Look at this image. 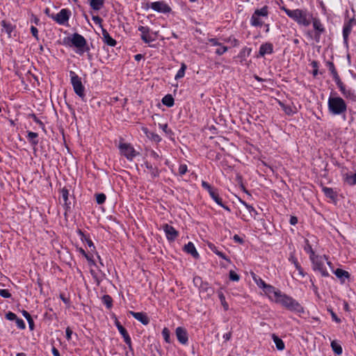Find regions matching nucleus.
Here are the masks:
<instances>
[{
	"label": "nucleus",
	"mask_w": 356,
	"mask_h": 356,
	"mask_svg": "<svg viewBox=\"0 0 356 356\" xmlns=\"http://www.w3.org/2000/svg\"><path fill=\"white\" fill-rule=\"evenodd\" d=\"M272 296L273 299H270V300L275 303L280 304L286 309L298 314L304 312L303 307L298 302L293 298L282 293L280 291L275 289L274 292L272 293Z\"/></svg>",
	"instance_id": "1"
},
{
	"label": "nucleus",
	"mask_w": 356,
	"mask_h": 356,
	"mask_svg": "<svg viewBox=\"0 0 356 356\" xmlns=\"http://www.w3.org/2000/svg\"><path fill=\"white\" fill-rule=\"evenodd\" d=\"M327 109L332 115H344L347 111V104L341 97L331 95L327 99Z\"/></svg>",
	"instance_id": "2"
},
{
	"label": "nucleus",
	"mask_w": 356,
	"mask_h": 356,
	"mask_svg": "<svg viewBox=\"0 0 356 356\" xmlns=\"http://www.w3.org/2000/svg\"><path fill=\"white\" fill-rule=\"evenodd\" d=\"M283 10L289 17L296 22L299 25L308 26L311 24L312 15L307 10H290L288 8H283Z\"/></svg>",
	"instance_id": "3"
},
{
	"label": "nucleus",
	"mask_w": 356,
	"mask_h": 356,
	"mask_svg": "<svg viewBox=\"0 0 356 356\" xmlns=\"http://www.w3.org/2000/svg\"><path fill=\"white\" fill-rule=\"evenodd\" d=\"M64 44L70 47H75L77 49L76 52L79 55H82L84 53L85 48L87 45L84 37L76 33L70 37L65 38L64 39Z\"/></svg>",
	"instance_id": "4"
},
{
	"label": "nucleus",
	"mask_w": 356,
	"mask_h": 356,
	"mask_svg": "<svg viewBox=\"0 0 356 356\" xmlns=\"http://www.w3.org/2000/svg\"><path fill=\"white\" fill-rule=\"evenodd\" d=\"M268 7L265 6L259 9H256L251 16L250 23L254 27H261L264 24V19L268 17Z\"/></svg>",
	"instance_id": "5"
},
{
	"label": "nucleus",
	"mask_w": 356,
	"mask_h": 356,
	"mask_svg": "<svg viewBox=\"0 0 356 356\" xmlns=\"http://www.w3.org/2000/svg\"><path fill=\"white\" fill-rule=\"evenodd\" d=\"M310 260L312 263V268L314 271L319 272L323 277L329 276V273L327 272L325 266V261H327V258L325 255H316L312 258Z\"/></svg>",
	"instance_id": "6"
},
{
	"label": "nucleus",
	"mask_w": 356,
	"mask_h": 356,
	"mask_svg": "<svg viewBox=\"0 0 356 356\" xmlns=\"http://www.w3.org/2000/svg\"><path fill=\"white\" fill-rule=\"evenodd\" d=\"M71 83L72 85L74 92L82 99L84 100L85 87L82 84L81 78L76 74L74 72L71 71L70 73Z\"/></svg>",
	"instance_id": "7"
},
{
	"label": "nucleus",
	"mask_w": 356,
	"mask_h": 356,
	"mask_svg": "<svg viewBox=\"0 0 356 356\" xmlns=\"http://www.w3.org/2000/svg\"><path fill=\"white\" fill-rule=\"evenodd\" d=\"M251 277L257 286L262 289L264 293L268 297L269 299H273L272 293L274 292L275 288L266 284L260 277L254 273H251Z\"/></svg>",
	"instance_id": "8"
},
{
	"label": "nucleus",
	"mask_w": 356,
	"mask_h": 356,
	"mask_svg": "<svg viewBox=\"0 0 356 356\" xmlns=\"http://www.w3.org/2000/svg\"><path fill=\"white\" fill-rule=\"evenodd\" d=\"M119 149L120 154L124 156L129 161H132L137 155L136 151L129 143H120L119 145Z\"/></svg>",
	"instance_id": "9"
},
{
	"label": "nucleus",
	"mask_w": 356,
	"mask_h": 356,
	"mask_svg": "<svg viewBox=\"0 0 356 356\" xmlns=\"http://www.w3.org/2000/svg\"><path fill=\"white\" fill-rule=\"evenodd\" d=\"M71 12L65 8L61 9L56 15H52L51 17L60 25L67 23Z\"/></svg>",
	"instance_id": "10"
},
{
	"label": "nucleus",
	"mask_w": 356,
	"mask_h": 356,
	"mask_svg": "<svg viewBox=\"0 0 356 356\" xmlns=\"http://www.w3.org/2000/svg\"><path fill=\"white\" fill-rule=\"evenodd\" d=\"M311 22H312L314 29L316 31L315 37L317 42L319 41L321 35L325 31V29L320 19L312 17Z\"/></svg>",
	"instance_id": "11"
},
{
	"label": "nucleus",
	"mask_w": 356,
	"mask_h": 356,
	"mask_svg": "<svg viewBox=\"0 0 356 356\" xmlns=\"http://www.w3.org/2000/svg\"><path fill=\"white\" fill-rule=\"evenodd\" d=\"M149 7L154 11L162 13H167L171 10L170 6L164 1L152 2Z\"/></svg>",
	"instance_id": "12"
},
{
	"label": "nucleus",
	"mask_w": 356,
	"mask_h": 356,
	"mask_svg": "<svg viewBox=\"0 0 356 356\" xmlns=\"http://www.w3.org/2000/svg\"><path fill=\"white\" fill-rule=\"evenodd\" d=\"M337 85L344 97L350 99L353 101L356 100V94L354 90L351 89H347L341 81H339L338 83H337Z\"/></svg>",
	"instance_id": "13"
},
{
	"label": "nucleus",
	"mask_w": 356,
	"mask_h": 356,
	"mask_svg": "<svg viewBox=\"0 0 356 356\" xmlns=\"http://www.w3.org/2000/svg\"><path fill=\"white\" fill-rule=\"evenodd\" d=\"M163 229L165 234L166 238L169 241H175V239L178 236V232L171 225L168 224H165L163 226Z\"/></svg>",
	"instance_id": "14"
},
{
	"label": "nucleus",
	"mask_w": 356,
	"mask_h": 356,
	"mask_svg": "<svg viewBox=\"0 0 356 356\" xmlns=\"http://www.w3.org/2000/svg\"><path fill=\"white\" fill-rule=\"evenodd\" d=\"M175 333H176V336H177L178 341L181 344L187 343L188 338V334H187L186 329H184L181 327H178L176 328Z\"/></svg>",
	"instance_id": "15"
},
{
	"label": "nucleus",
	"mask_w": 356,
	"mask_h": 356,
	"mask_svg": "<svg viewBox=\"0 0 356 356\" xmlns=\"http://www.w3.org/2000/svg\"><path fill=\"white\" fill-rule=\"evenodd\" d=\"M115 325H116L119 332L124 338V342L127 345L130 346L131 343V338H130L127 331L126 330V329L120 323V322L118 321H115Z\"/></svg>",
	"instance_id": "16"
},
{
	"label": "nucleus",
	"mask_w": 356,
	"mask_h": 356,
	"mask_svg": "<svg viewBox=\"0 0 356 356\" xmlns=\"http://www.w3.org/2000/svg\"><path fill=\"white\" fill-rule=\"evenodd\" d=\"M138 31L141 33V39L145 42L149 43L153 41L151 35H149V28L147 26H140L138 27Z\"/></svg>",
	"instance_id": "17"
},
{
	"label": "nucleus",
	"mask_w": 356,
	"mask_h": 356,
	"mask_svg": "<svg viewBox=\"0 0 356 356\" xmlns=\"http://www.w3.org/2000/svg\"><path fill=\"white\" fill-rule=\"evenodd\" d=\"M102 40L105 44L110 47H115L116 44V41L111 38L108 31L102 28Z\"/></svg>",
	"instance_id": "18"
},
{
	"label": "nucleus",
	"mask_w": 356,
	"mask_h": 356,
	"mask_svg": "<svg viewBox=\"0 0 356 356\" xmlns=\"http://www.w3.org/2000/svg\"><path fill=\"white\" fill-rule=\"evenodd\" d=\"M273 51V45L270 42H266L260 46L259 54L261 56L270 54Z\"/></svg>",
	"instance_id": "19"
},
{
	"label": "nucleus",
	"mask_w": 356,
	"mask_h": 356,
	"mask_svg": "<svg viewBox=\"0 0 356 356\" xmlns=\"http://www.w3.org/2000/svg\"><path fill=\"white\" fill-rule=\"evenodd\" d=\"M193 283L196 286L200 288V291H208L210 289L208 283L204 282L199 276L194 277Z\"/></svg>",
	"instance_id": "20"
},
{
	"label": "nucleus",
	"mask_w": 356,
	"mask_h": 356,
	"mask_svg": "<svg viewBox=\"0 0 356 356\" xmlns=\"http://www.w3.org/2000/svg\"><path fill=\"white\" fill-rule=\"evenodd\" d=\"M129 314L138 321L141 322L143 325H147L149 320L147 315L143 312H129Z\"/></svg>",
	"instance_id": "21"
},
{
	"label": "nucleus",
	"mask_w": 356,
	"mask_h": 356,
	"mask_svg": "<svg viewBox=\"0 0 356 356\" xmlns=\"http://www.w3.org/2000/svg\"><path fill=\"white\" fill-rule=\"evenodd\" d=\"M184 250L186 252L191 254L194 258H198L199 254L192 242H188L185 245Z\"/></svg>",
	"instance_id": "22"
},
{
	"label": "nucleus",
	"mask_w": 356,
	"mask_h": 356,
	"mask_svg": "<svg viewBox=\"0 0 356 356\" xmlns=\"http://www.w3.org/2000/svg\"><path fill=\"white\" fill-rule=\"evenodd\" d=\"M211 197L220 207L224 208L228 211H230V209L228 207L225 206L222 203V199L219 197V195L217 192V191L215 189L213 191H212L210 194Z\"/></svg>",
	"instance_id": "23"
},
{
	"label": "nucleus",
	"mask_w": 356,
	"mask_h": 356,
	"mask_svg": "<svg viewBox=\"0 0 356 356\" xmlns=\"http://www.w3.org/2000/svg\"><path fill=\"white\" fill-rule=\"evenodd\" d=\"M145 165L147 169V172L150 175L152 178H155L159 176V170L157 168L153 167V165L148 162H146Z\"/></svg>",
	"instance_id": "24"
},
{
	"label": "nucleus",
	"mask_w": 356,
	"mask_h": 356,
	"mask_svg": "<svg viewBox=\"0 0 356 356\" xmlns=\"http://www.w3.org/2000/svg\"><path fill=\"white\" fill-rule=\"evenodd\" d=\"M334 274L343 282L345 279H348L350 277V274L348 271L341 268H337L333 270Z\"/></svg>",
	"instance_id": "25"
},
{
	"label": "nucleus",
	"mask_w": 356,
	"mask_h": 356,
	"mask_svg": "<svg viewBox=\"0 0 356 356\" xmlns=\"http://www.w3.org/2000/svg\"><path fill=\"white\" fill-rule=\"evenodd\" d=\"M1 25L2 26V31L3 32H5L8 34V35L9 37L11 36V33L13 31V29H14V27L13 26L10 24V23H8L5 20H3L1 22Z\"/></svg>",
	"instance_id": "26"
},
{
	"label": "nucleus",
	"mask_w": 356,
	"mask_h": 356,
	"mask_svg": "<svg viewBox=\"0 0 356 356\" xmlns=\"http://www.w3.org/2000/svg\"><path fill=\"white\" fill-rule=\"evenodd\" d=\"M343 179L344 181L349 186H354L356 184V173H346L345 175H343Z\"/></svg>",
	"instance_id": "27"
},
{
	"label": "nucleus",
	"mask_w": 356,
	"mask_h": 356,
	"mask_svg": "<svg viewBox=\"0 0 356 356\" xmlns=\"http://www.w3.org/2000/svg\"><path fill=\"white\" fill-rule=\"evenodd\" d=\"M279 104L286 115H291L296 113V109L294 106L286 105L281 102H279Z\"/></svg>",
	"instance_id": "28"
},
{
	"label": "nucleus",
	"mask_w": 356,
	"mask_h": 356,
	"mask_svg": "<svg viewBox=\"0 0 356 356\" xmlns=\"http://www.w3.org/2000/svg\"><path fill=\"white\" fill-rule=\"evenodd\" d=\"M289 260L294 265L295 268L298 270L299 275L302 277H305V273H304L303 269L300 266L297 259L294 256L291 255L289 258Z\"/></svg>",
	"instance_id": "29"
},
{
	"label": "nucleus",
	"mask_w": 356,
	"mask_h": 356,
	"mask_svg": "<svg viewBox=\"0 0 356 356\" xmlns=\"http://www.w3.org/2000/svg\"><path fill=\"white\" fill-rule=\"evenodd\" d=\"M272 339L278 350H283L285 348V345L282 339L278 337L275 334H272Z\"/></svg>",
	"instance_id": "30"
},
{
	"label": "nucleus",
	"mask_w": 356,
	"mask_h": 356,
	"mask_svg": "<svg viewBox=\"0 0 356 356\" xmlns=\"http://www.w3.org/2000/svg\"><path fill=\"white\" fill-rule=\"evenodd\" d=\"M327 65L329 67V70L330 71L334 80L335 81L336 83H338L339 81H341L339 76L337 72V70L334 67V65L332 62H328Z\"/></svg>",
	"instance_id": "31"
},
{
	"label": "nucleus",
	"mask_w": 356,
	"mask_h": 356,
	"mask_svg": "<svg viewBox=\"0 0 356 356\" xmlns=\"http://www.w3.org/2000/svg\"><path fill=\"white\" fill-rule=\"evenodd\" d=\"M322 191L327 197L331 200H335L337 198V193L334 192L332 188L323 187Z\"/></svg>",
	"instance_id": "32"
},
{
	"label": "nucleus",
	"mask_w": 356,
	"mask_h": 356,
	"mask_svg": "<svg viewBox=\"0 0 356 356\" xmlns=\"http://www.w3.org/2000/svg\"><path fill=\"white\" fill-rule=\"evenodd\" d=\"M331 348L333 350V352L339 355L341 354H342V352H343V350H342V347L336 341H332L331 342Z\"/></svg>",
	"instance_id": "33"
},
{
	"label": "nucleus",
	"mask_w": 356,
	"mask_h": 356,
	"mask_svg": "<svg viewBox=\"0 0 356 356\" xmlns=\"http://www.w3.org/2000/svg\"><path fill=\"white\" fill-rule=\"evenodd\" d=\"M90 5L91 8L95 10H100L103 5H104V1L103 0H91L90 2Z\"/></svg>",
	"instance_id": "34"
},
{
	"label": "nucleus",
	"mask_w": 356,
	"mask_h": 356,
	"mask_svg": "<svg viewBox=\"0 0 356 356\" xmlns=\"http://www.w3.org/2000/svg\"><path fill=\"white\" fill-rule=\"evenodd\" d=\"M162 103L168 107H171L174 105V99L171 95H166L163 97Z\"/></svg>",
	"instance_id": "35"
},
{
	"label": "nucleus",
	"mask_w": 356,
	"mask_h": 356,
	"mask_svg": "<svg viewBox=\"0 0 356 356\" xmlns=\"http://www.w3.org/2000/svg\"><path fill=\"white\" fill-rule=\"evenodd\" d=\"M37 138H38L37 133H35L33 131L28 132L27 138L32 145H36L38 143V140L36 139Z\"/></svg>",
	"instance_id": "36"
},
{
	"label": "nucleus",
	"mask_w": 356,
	"mask_h": 356,
	"mask_svg": "<svg viewBox=\"0 0 356 356\" xmlns=\"http://www.w3.org/2000/svg\"><path fill=\"white\" fill-rule=\"evenodd\" d=\"M186 70V65L185 63H182L181 64V67L180 69L178 70V72H177L175 76V79L176 80L177 79H181L185 75V71Z\"/></svg>",
	"instance_id": "37"
},
{
	"label": "nucleus",
	"mask_w": 356,
	"mask_h": 356,
	"mask_svg": "<svg viewBox=\"0 0 356 356\" xmlns=\"http://www.w3.org/2000/svg\"><path fill=\"white\" fill-rule=\"evenodd\" d=\"M209 248L218 256H219L220 257H221L222 259H223L227 261H229V259L227 257V256L223 252L218 250L216 247L214 245H209Z\"/></svg>",
	"instance_id": "38"
},
{
	"label": "nucleus",
	"mask_w": 356,
	"mask_h": 356,
	"mask_svg": "<svg viewBox=\"0 0 356 356\" xmlns=\"http://www.w3.org/2000/svg\"><path fill=\"white\" fill-rule=\"evenodd\" d=\"M351 25L349 24H345L343 27V37L345 41H347L349 34L351 32Z\"/></svg>",
	"instance_id": "39"
},
{
	"label": "nucleus",
	"mask_w": 356,
	"mask_h": 356,
	"mask_svg": "<svg viewBox=\"0 0 356 356\" xmlns=\"http://www.w3.org/2000/svg\"><path fill=\"white\" fill-rule=\"evenodd\" d=\"M304 250L305 251L309 254V259H311L312 258H313L314 257L316 256V254H315V252L313 250L311 245L309 243L308 241L307 240L306 241V245L304 248Z\"/></svg>",
	"instance_id": "40"
},
{
	"label": "nucleus",
	"mask_w": 356,
	"mask_h": 356,
	"mask_svg": "<svg viewBox=\"0 0 356 356\" xmlns=\"http://www.w3.org/2000/svg\"><path fill=\"white\" fill-rule=\"evenodd\" d=\"M162 335L166 343H170V331L168 328L164 327L162 330Z\"/></svg>",
	"instance_id": "41"
},
{
	"label": "nucleus",
	"mask_w": 356,
	"mask_h": 356,
	"mask_svg": "<svg viewBox=\"0 0 356 356\" xmlns=\"http://www.w3.org/2000/svg\"><path fill=\"white\" fill-rule=\"evenodd\" d=\"M106 197L104 193H98L96 195V202L98 204H102L106 201Z\"/></svg>",
	"instance_id": "42"
},
{
	"label": "nucleus",
	"mask_w": 356,
	"mask_h": 356,
	"mask_svg": "<svg viewBox=\"0 0 356 356\" xmlns=\"http://www.w3.org/2000/svg\"><path fill=\"white\" fill-rule=\"evenodd\" d=\"M15 323L19 329L24 330L26 328L25 323L22 318H19L17 317V319L15 320Z\"/></svg>",
	"instance_id": "43"
},
{
	"label": "nucleus",
	"mask_w": 356,
	"mask_h": 356,
	"mask_svg": "<svg viewBox=\"0 0 356 356\" xmlns=\"http://www.w3.org/2000/svg\"><path fill=\"white\" fill-rule=\"evenodd\" d=\"M178 170L179 175H185L188 170L187 165L186 164H180Z\"/></svg>",
	"instance_id": "44"
},
{
	"label": "nucleus",
	"mask_w": 356,
	"mask_h": 356,
	"mask_svg": "<svg viewBox=\"0 0 356 356\" xmlns=\"http://www.w3.org/2000/svg\"><path fill=\"white\" fill-rule=\"evenodd\" d=\"M202 186L205 189L207 190L209 193L210 194L212 191H213L215 189H213L211 185L207 183V181H202Z\"/></svg>",
	"instance_id": "45"
},
{
	"label": "nucleus",
	"mask_w": 356,
	"mask_h": 356,
	"mask_svg": "<svg viewBox=\"0 0 356 356\" xmlns=\"http://www.w3.org/2000/svg\"><path fill=\"white\" fill-rule=\"evenodd\" d=\"M218 297H219V298H220V300L221 301V303L223 305L225 309L227 310L228 309V305H227V303L225 301V296L223 295V293L222 292L219 293H218Z\"/></svg>",
	"instance_id": "46"
},
{
	"label": "nucleus",
	"mask_w": 356,
	"mask_h": 356,
	"mask_svg": "<svg viewBox=\"0 0 356 356\" xmlns=\"http://www.w3.org/2000/svg\"><path fill=\"white\" fill-rule=\"evenodd\" d=\"M0 296L4 298H9L11 297V293L8 289H0Z\"/></svg>",
	"instance_id": "47"
},
{
	"label": "nucleus",
	"mask_w": 356,
	"mask_h": 356,
	"mask_svg": "<svg viewBox=\"0 0 356 356\" xmlns=\"http://www.w3.org/2000/svg\"><path fill=\"white\" fill-rule=\"evenodd\" d=\"M68 191L66 188H63L61 191V195L65 204H67V201L68 200Z\"/></svg>",
	"instance_id": "48"
},
{
	"label": "nucleus",
	"mask_w": 356,
	"mask_h": 356,
	"mask_svg": "<svg viewBox=\"0 0 356 356\" xmlns=\"http://www.w3.org/2000/svg\"><path fill=\"white\" fill-rule=\"evenodd\" d=\"M227 51V47L222 45H219V47L216 49V53L218 55H222Z\"/></svg>",
	"instance_id": "49"
},
{
	"label": "nucleus",
	"mask_w": 356,
	"mask_h": 356,
	"mask_svg": "<svg viewBox=\"0 0 356 356\" xmlns=\"http://www.w3.org/2000/svg\"><path fill=\"white\" fill-rule=\"evenodd\" d=\"M229 279L232 281L237 282L239 280V276L233 270L229 271Z\"/></svg>",
	"instance_id": "50"
},
{
	"label": "nucleus",
	"mask_w": 356,
	"mask_h": 356,
	"mask_svg": "<svg viewBox=\"0 0 356 356\" xmlns=\"http://www.w3.org/2000/svg\"><path fill=\"white\" fill-rule=\"evenodd\" d=\"M104 303L106 305L108 308H110L112 305V300L109 296H104L103 297Z\"/></svg>",
	"instance_id": "51"
},
{
	"label": "nucleus",
	"mask_w": 356,
	"mask_h": 356,
	"mask_svg": "<svg viewBox=\"0 0 356 356\" xmlns=\"http://www.w3.org/2000/svg\"><path fill=\"white\" fill-rule=\"evenodd\" d=\"M6 318L9 321H15L17 319V316L15 313H13L12 312H8L6 314Z\"/></svg>",
	"instance_id": "52"
},
{
	"label": "nucleus",
	"mask_w": 356,
	"mask_h": 356,
	"mask_svg": "<svg viewBox=\"0 0 356 356\" xmlns=\"http://www.w3.org/2000/svg\"><path fill=\"white\" fill-rule=\"evenodd\" d=\"M31 32L33 36L37 40H39V35H38V29L35 26H31Z\"/></svg>",
	"instance_id": "53"
},
{
	"label": "nucleus",
	"mask_w": 356,
	"mask_h": 356,
	"mask_svg": "<svg viewBox=\"0 0 356 356\" xmlns=\"http://www.w3.org/2000/svg\"><path fill=\"white\" fill-rule=\"evenodd\" d=\"M79 252L89 261V262H93L92 257H90L84 250L82 248L79 249Z\"/></svg>",
	"instance_id": "54"
},
{
	"label": "nucleus",
	"mask_w": 356,
	"mask_h": 356,
	"mask_svg": "<svg viewBox=\"0 0 356 356\" xmlns=\"http://www.w3.org/2000/svg\"><path fill=\"white\" fill-rule=\"evenodd\" d=\"M92 21H93L96 24H99V25H100V26H101L102 22V18H100L99 16H97V15L92 16Z\"/></svg>",
	"instance_id": "55"
},
{
	"label": "nucleus",
	"mask_w": 356,
	"mask_h": 356,
	"mask_svg": "<svg viewBox=\"0 0 356 356\" xmlns=\"http://www.w3.org/2000/svg\"><path fill=\"white\" fill-rule=\"evenodd\" d=\"M150 137L153 140H154L156 142H160L161 140V137L158 134H154V133H151Z\"/></svg>",
	"instance_id": "56"
},
{
	"label": "nucleus",
	"mask_w": 356,
	"mask_h": 356,
	"mask_svg": "<svg viewBox=\"0 0 356 356\" xmlns=\"http://www.w3.org/2000/svg\"><path fill=\"white\" fill-rule=\"evenodd\" d=\"M330 314H331L332 318L334 321H335L337 323H341V319L337 317V316L333 311H332V310L330 311Z\"/></svg>",
	"instance_id": "57"
},
{
	"label": "nucleus",
	"mask_w": 356,
	"mask_h": 356,
	"mask_svg": "<svg viewBox=\"0 0 356 356\" xmlns=\"http://www.w3.org/2000/svg\"><path fill=\"white\" fill-rule=\"evenodd\" d=\"M65 333L67 339L70 340L72 334V331L69 327L66 328Z\"/></svg>",
	"instance_id": "58"
},
{
	"label": "nucleus",
	"mask_w": 356,
	"mask_h": 356,
	"mask_svg": "<svg viewBox=\"0 0 356 356\" xmlns=\"http://www.w3.org/2000/svg\"><path fill=\"white\" fill-rule=\"evenodd\" d=\"M149 156H150L151 158H152V159H155V160H157V159H159V154H158L156 152H155L154 151H151V152H149Z\"/></svg>",
	"instance_id": "59"
},
{
	"label": "nucleus",
	"mask_w": 356,
	"mask_h": 356,
	"mask_svg": "<svg viewBox=\"0 0 356 356\" xmlns=\"http://www.w3.org/2000/svg\"><path fill=\"white\" fill-rule=\"evenodd\" d=\"M22 315L27 320L29 321V319L31 320V318H32L31 316L30 315V314L26 312V310H23L22 311Z\"/></svg>",
	"instance_id": "60"
},
{
	"label": "nucleus",
	"mask_w": 356,
	"mask_h": 356,
	"mask_svg": "<svg viewBox=\"0 0 356 356\" xmlns=\"http://www.w3.org/2000/svg\"><path fill=\"white\" fill-rule=\"evenodd\" d=\"M290 223L292 225H295L298 223V218L296 216H291Z\"/></svg>",
	"instance_id": "61"
},
{
	"label": "nucleus",
	"mask_w": 356,
	"mask_h": 356,
	"mask_svg": "<svg viewBox=\"0 0 356 356\" xmlns=\"http://www.w3.org/2000/svg\"><path fill=\"white\" fill-rule=\"evenodd\" d=\"M231 337H232V332H230L224 334L223 336H222V338L225 341H229L231 339Z\"/></svg>",
	"instance_id": "62"
},
{
	"label": "nucleus",
	"mask_w": 356,
	"mask_h": 356,
	"mask_svg": "<svg viewBox=\"0 0 356 356\" xmlns=\"http://www.w3.org/2000/svg\"><path fill=\"white\" fill-rule=\"evenodd\" d=\"M209 41L212 44L213 46H219L220 45V43L218 42V40L215 38H211L209 40Z\"/></svg>",
	"instance_id": "63"
},
{
	"label": "nucleus",
	"mask_w": 356,
	"mask_h": 356,
	"mask_svg": "<svg viewBox=\"0 0 356 356\" xmlns=\"http://www.w3.org/2000/svg\"><path fill=\"white\" fill-rule=\"evenodd\" d=\"M51 352L54 356H60L59 351L55 347L52 348Z\"/></svg>",
	"instance_id": "64"
}]
</instances>
